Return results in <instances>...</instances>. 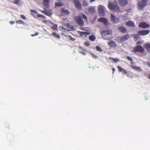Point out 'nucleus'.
Returning <instances> with one entry per match:
<instances>
[{
  "instance_id": "obj_51",
  "label": "nucleus",
  "mask_w": 150,
  "mask_h": 150,
  "mask_svg": "<svg viewBox=\"0 0 150 150\" xmlns=\"http://www.w3.org/2000/svg\"><path fill=\"white\" fill-rule=\"evenodd\" d=\"M95 1V0H90V3H92L93 1Z\"/></svg>"
},
{
  "instance_id": "obj_33",
  "label": "nucleus",
  "mask_w": 150,
  "mask_h": 150,
  "mask_svg": "<svg viewBox=\"0 0 150 150\" xmlns=\"http://www.w3.org/2000/svg\"><path fill=\"white\" fill-rule=\"evenodd\" d=\"M66 26L69 29L71 30L73 29V27L69 23H67L66 24Z\"/></svg>"
},
{
  "instance_id": "obj_38",
  "label": "nucleus",
  "mask_w": 150,
  "mask_h": 150,
  "mask_svg": "<svg viewBox=\"0 0 150 150\" xmlns=\"http://www.w3.org/2000/svg\"><path fill=\"white\" fill-rule=\"evenodd\" d=\"M20 1V0H15L13 3L15 4H17Z\"/></svg>"
},
{
  "instance_id": "obj_43",
  "label": "nucleus",
  "mask_w": 150,
  "mask_h": 150,
  "mask_svg": "<svg viewBox=\"0 0 150 150\" xmlns=\"http://www.w3.org/2000/svg\"><path fill=\"white\" fill-rule=\"evenodd\" d=\"M91 55L93 58L94 59H96L97 58V57L94 54H91Z\"/></svg>"
},
{
  "instance_id": "obj_1",
  "label": "nucleus",
  "mask_w": 150,
  "mask_h": 150,
  "mask_svg": "<svg viewBox=\"0 0 150 150\" xmlns=\"http://www.w3.org/2000/svg\"><path fill=\"white\" fill-rule=\"evenodd\" d=\"M108 7V8L112 11H115L117 12L121 11L116 1H114L112 3H109Z\"/></svg>"
},
{
  "instance_id": "obj_5",
  "label": "nucleus",
  "mask_w": 150,
  "mask_h": 150,
  "mask_svg": "<svg viewBox=\"0 0 150 150\" xmlns=\"http://www.w3.org/2000/svg\"><path fill=\"white\" fill-rule=\"evenodd\" d=\"M98 12L100 16H104L105 15V7L102 6H99L98 8Z\"/></svg>"
},
{
  "instance_id": "obj_37",
  "label": "nucleus",
  "mask_w": 150,
  "mask_h": 150,
  "mask_svg": "<svg viewBox=\"0 0 150 150\" xmlns=\"http://www.w3.org/2000/svg\"><path fill=\"white\" fill-rule=\"evenodd\" d=\"M117 67L118 69V71L119 72H120L121 71H122L123 70V69L120 67L118 66H117Z\"/></svg>"
},
{
  "instance_id": "obj_55",
  "label": "nucleus",
  "mask_w": 150,
  "mask_h": 150,
  "mask_svg": "<svg viewBox=\"0 0 150 150\" xmlns=\"http://www.w3.org/2000/svg\"><path fill=\"white\" fill-rule=\"evenodd\" d=\"M83 54L85 53H84V52H83Z\"/></svg>"
},
{
  "instance_id": "obj_2",
  "label": "nucleus",
  "mask_w": 150,
  "mask_h": 150,
  "mask_svg": "<svg viewBox=\"0 0 150 150\" xmlns=\"http://www.w3.org/2000/svg\"><path fill=\"white\" fill-rule=\"evenodd\" d=\"M144 51V48L140 45H138L133 48L132 52L134 53L139 52L143 53Z\"/></svg>"
},
{
  "instance_id": "obj_4",
  "label": "nucleus",
  "mask_w": 150,
  "mask_h": 150,
  "mask_svg": "<svg viewBox=\"0 0 150 150\" xmlns=\"http://www.w3.org/2000/svg\"><path fill=\"white\" fill-rule=\"evenodd\" d=\"M74 20L76 23L80 26H83L84 25V22L81 18V16H76L74 18Z\"/></svg>"
},
{
  "instance_id": "obj_7",
  "label": "nucleus",
  "mask_w": 150,
  "mask_h": 150,
  "mask_svg": "<svg viewBox=\"0 0 150 150\" xmlns=\"http://www.w3.org/2000/svg\"><path fill=\"white\" fill-rule=\"evenodd\" d=\"M111 19L113 23H118L120 22V19L117 18H116L115 16L111 14H110Z\"/></svg>"
},
{
  "instance_id": "obj_14",
  "label": "nucleus",
  "mask_w": 150,
  "mask_h": 150,
  "mask_svg": "<svg viewBox=\"0 0 150 150\" xmlns=\"http://www.w3.org/2000/svg\"><path fill=\"white\" fill-rule=\"evenodd\" d=\"M108 45L111 47H115L117 46V45L114 41L110 40L108 42Z\"/></svg>"
},
{
  "instance_id": "obj_52",
  "label": "nucleus",
  "mask_w": 150,
  "mask_h": 150,
  "mask_svg": "<svg viewBox=\"0 0 150 150\" xmlns=\"http://www.w3.org/2000/svg\"><path fill=\"white\" fill-rule=\"evenodd\" d=\"M42 17V18H43V19H44V18H45V16H43V15H42V17Z\"/></svg>"
},
{
  "instance_id": "obj_48",
  "label": "nucleus",
  "mask_w": 150,
  "mask_h": 150,
  "mask_svg": "<svg viewBox=\"0 0 150 150\" xmlns=\"http://www.w3.org/2000/svg\"><path fill=\"white\" fill-rule=\"evenodd\" d=\"M142 43V42L141 41H138L137 42V44H140Z\"/></svg>"
},
{
  "instance_id": "obj_35",
  "label": "nucleus",
  "mask_w": 150,
  "mask_h": 150,
  "mask_svg": "<svg viewBox=\"0 0 150 150\" xmlns=\"http://www.w3.org/2000/svg\"><path fill=\"white\" fill-rule=\"evenodd\" d=\"M81 16L85 20V21H87V16L83 14H81Z\"/></svg>"
},
{
  "instance_id": "obj_49",
  "label": "nucleus",
  "mask_w": 150,
  "mask_h": 150,
  "mask_svg": "<svg viewBox=\"0 0 150 150\" xmlns=\"http://www.w3.org/2000/svg\"><path fill=\"white\" fill-rule=\"evenodd\" d=\"M112 71H113V74L114 73V72L115 71V68H112Z\"/></svg>"
},
{
  "instance_id": "obj_22",
  "label": "nucleus",
  "mask_w": 150,
  "mask_h": 150,
  "mask_svg": "<svg viewBox=\"0 0 150 150\" xmlns=\"http://www.w3.org/2000/svg\"><path fill=\"white\" fill-rule=\"evenodd\" d=\"M62 13L66 15H69L70 13L67 10H65L64 8H62L61 9Z\"/></svg>"
},
{
  "instance_id": "obj_29",
  "label": "nucleus",
  "mask_w": 150,
  "mask_h": 150,
  "mask_svg": "<svg viewBox=\"0 0 150 150\" xmlns=\"http://www.w3.org/2000/svg\"><path fill=\"white\" fill-rule=\"evenodd\" d=\"M45 24H52L53 23L51 22L49 20H45V21H42Z\"/></svg>"
},
{
  "instance_id": "obj_56",
  "label": "nucleus",
  "mask_w": 150,
  "mask_h": 150,
  "mask_svg": "<svg viewBox=\"0 0 150 150\" xmlns=\"http://www.w3.org/2000/svg\"><path fill=\"white\" fill-rule=\"evenodd\" d=\"M33 14L32 13H31V15H33Z\"/></svg>"
},
{
  "instance_id": "obj_44",
  "label": "nucleus",
  "mask_w": 150,
  "mask_h": 150,
  "mask_svg": "<svg viewBox=\"0 0 150 150\" xmlns=\"http://www.w3.org/2000/svg\"><path fill=\"white\" fill-rule=\"evenodd\" d=\"M31 12H33L35 13V14L37 13V12L35 10H30Z\"/></svg>"
},
{
  "instance_id": "obj_32",
  "label": "nucleus",
  "mask_w": 150,
  "mask_h": 150,
  "mask_svg": "<svg viewBox=\"0 0 150 150\" xmlns=\"http://www.w3.org/2000/svg\"><path fill=\"white\" fill-rule=\"evenodd\" d=\"M16 23H18L19 24H22L23 25H24L25 24V22L21 20H19L17 21L16 22Z\"/></svg>"
},
{
  "instance_id": "obj_50",
  "label": "nucleus",
  "mask_w": 150,
  "mask_h": 150,
  "mask_svg": "<svg viewBox=\"0 0 150 150\" xmlns=\"http://www.w3.org/2000/svg\"><path fill=\"white\" fill-rule=\"evenodd\" d=\"M15 23L14 22L11 21L10 22V23L12 25L13 24Z\"/></svg>"
},
{
  "instance_id": "obj_13",
  "label": "nucleus",
  "mask_w": 150,
  "mask_h": 150,
  "mask_svg": "<svg viewBox=\"0 0 150 150\" xmlns=\"http://www.w3.org/2000/svg\"><path fill=\"white\" fill-rule=\"evenodd\" d=\"M111 34V32L108 30L103 31L101 32V35L103 37H105L107 35H109Z\"/></svg>"
},
{
  "instance_id": "obj_54",
  "label": "nucleus",
  "mask_w": 150,
  "mask_h": 150,
  "mask_svg": "<svg viewBox=\"0 0 150 150\" xmlns=\"http://www.w3.org/2000/svg\"><path fill=\"white\" fill-rule=\"evenodd\" d=\"M56 1H61L62 0H56Z\"/></svg>"
},
{
  "instance_id": "obj_3",
  "label": "nucleus",
  "mask_w": 150,
  "mask_h": 150,
  "mask_svg": "<svg viewBox=\"0 0 150 150\" xmlns=\"http://www.w3.org/2000/svg\"><path fill=\"white\" fill-rule=\"evenodd\" d=\"M139 1V0H137ZM148 0H141V1H139L138 3V8L139 10H141L146 5L147 2Z\"/></svg>"
},
{
  "instance_id": "obj_17",
  "label": "nucleus",
  "mask_w": 150,
  "mask_h": 150,
  "mask_svg": "<svg viewBox=\"0 0 150 150\" xmlns=\"http://www.w3.org/2000/svg\"><path fill=\"white\" fill-rule=\"evenodd\" d=\"M50 0H43V5L45 7L48 8L49 6Z\"/></svg>"
},
{
  "instance_id": "obj_46",
  "label": "nucleus",
  "mask_w": 150,
  "mask_h": 150,
  "mask_svg": "<svg viewBox=\"0 0 150 150\" xmlns=\"http://www.w3.org/2000/svg\"><path fill=\"white\" fill-rule=\"evenodd\" d=\"M146 64L149 67H150V62H146Z\"/></svg>"
},
{
  "instance_id": "obj_12",
  "label": "nucleus",
  "mask_w": 150,
  "mask_h": 150,
  "mask_svg": "<svg viewBox=\"0 0 150 150\" xmlns=\"http://www.w3.org/2000/svg\"><path fill=\"white\" fill-rule=\"evenodd\" d=\"M129 35L127 34L122 37L120 39V41L121 42H124V41L127 40L129 38Z\"/></svg>"
},
{
  "instance_id": "obj_42",
  "label": "nucleus",
  "mask_w": 150,
  "mask_h": 150,
  "mask_svg": "<svg viewBox=\"0 0 150 150\" xmlns=\"http://www.w3.org/2000/svg\"><path fill=\"white\" fill-rule=\"evenodd\" d=\"M21 17L23 19L25 20L26 19L25 16L23 15H21Z\"/></svg>"
},
{
  "instance_id": "obj_36",
  "label": "nucleus",
  "mask_w": 150,
  "mask_h": 150,
  "mask_svg": "<svg viewBox=\"0 0 150 150\" xmlns=\"http://www.w3.org/2000/svg\"><path fill=\"white\" fill-rule=\"evenodd\" d=\"M67 37L69 38L70 40L71 41H74L75 40V39L70 35H69Z\"/></svg>"
},
{
  "instance_id": "obj_10",
  "label": "nucleus",
  "mask_w": 150,
  "mask_h": 150,
  "mask_svg": "<svg viewBox=\"0 0 150 150\" xmlns=\"http://www.w3.org/2000/svg\"><path fill=\"white\" fill-rule=\"evenodd\" d=\"M118 2L119 5L122 7H124L128 4L127 0H119Z\"/></svg>"
},
{
  "instance_id": "obj_31",
  "label": "nucleus",
  "mask_w": 150,
  "mask_h": 150,
  "mask_svg": "<svg viewBox=\"0 0 150 150\" xmlns=\"http://www.w3.org/2000/svg\"><path fill=\"white\" fill-rule=\"evenodd\" d=\"M139 35H140L139 34L137 33V34H135L134 35V36H133V38L134 39H138L139 38Z\"/></svg>"
},
{
  "instance_id": "obj_53",
  "label": "nucleus",
  "mask_w": 150,
  "mask_h": 150,
  "mask_svg": "<svg viewBox=\"0 0 150 150\" xmlns=\"http://www.w3.org/2000/svg\"><path fill=\"white\" fill-rule=\"evenodd\" d=\"M148 77L149 79H150V75Z\"/></svg>"
},
{
  "instance_id": "obj_11",
  "label": "nucleus",
  "mask_w": 150,
  "mask_h": 150,
  "mask_svg": "<svg viewBox=\"0 0 150 150\" xmlns=\"http://www.w3.org/2000/svg\"><path fill=\"white\" fill-rule=\"evenodd\" d=\"M98 22H102L106 25H108L107 20L106 18H100L98 19Z\"/></svg>"
},
{
  "instance_id": "obj_34",
  "label": "nucleus",
  "mask_w": 150,
  "mask_h": 150,
  "mask_svg": "<svg viewBox=\"0 0 150 150\" xmlns=\"http://www.w3.org/2000/svg\"><path fill=\"white\" fill-rule=\"evenodd\" d=\"M96 50L99 52H101L103 50L101 47L98 46H96Z\"/></svg>"
},
{
  "instance_id": "obj_9",
  "label": "nucleus",
  "mask_w": 150,
  "mask_h": 150,
  "mask_svg": "<svg viewBox=\"0 0 150 150\" xmlns=\"http://www.w3.org/2000/svg\"><path fill=\"white\" fill-rule=\"evenodd\" d=\"M150 30H142L139 31L138 32V33L140 35H145L149 33Z\"/></svg>"
},
{
  "instance_id": "obj_41",
  "label": "nucleus",
  "mask_w": 150,
  "mask_h": 150,
  "mask_svg": "<svg viewBox=\"0 0 150 150\" xmlns=\"http://www.w3.org/2000/svg\"><path fill=\"white\" fill-rule=\"evenodd\" d=\"M122 72H123L124 73H125V74H127V76H128L129 75H128V74H127V71L123 69V70Z\"/></svg>"
},
{
  "instance_id": "obj_27",
  "label": "nucleus",
  "mask_w": 150,
  "mask_h": 150,
  "mask_svg": "<svg viewBox=\"0 0 150 150\" xmlns=\"http://www.w3.org/2000/svg\"><path fill=\"white\" fill-rule=\"evenodd\" d=\"M55 5L56 6H63V4L61 2H56L55 3Z\"/></svg>"
},
{
  "instance_id": "obj_6",
  "label": "nucleus",
  "mask_w": 150,
  "mask_h": 150,
  "mask_svg": "<svg viewBox=\"0 0 150 150\" xmlns=\"http://www.w3.org/2000/svg\"><path fill=\"white\" fill-rule=\"evenodd\" d=\"M73 2L76 8L79 10L81 9L82 8V5L79 0H74Z\"/></svg>"
},
{
  "instance_id": "obj_24",
  "label": "nucleus",
  "mask_w": 150,
  "mask_h": 150,
  "mask_svg": "<svg viewBox=\"0 0 150 150\" xmlns=\"http://www.w3.org/2000/svg\"><path fill=\"white\" fill-rule=\"evenodd\" d=\"M53 25L51 27V28L54 30H57V25L53 23Z\"/></svg>"
},
{
  "instance_id": "obj_19",
  "label": "nucleus",
  "mask_w": 150,
  "mask_h": 150,
  "mask_svg": "<svg viewBox=\"0 0 150 150\" xmlns=\"http://www.w3.org/2000/svg\"><path fill=\"white\" fill-rule=\"evenodd\" d=\"M88 12L90 14H93L95 12V9L92 7H89L88 9Z\"/></svg>"
},
{
  "instance_id": "obj_16",
  "label": "nucleus",
  "mask_w": 150,
  "mask_h": 150,
  "mask_svg": "<svg viewBox=\"0 0 150 150\" xmlns=\"http://www.w3.org/2000/svg\"><path fill=\"white\" fill-rule=\"evenodd\" d=\"M125 24L128 26L132 27H135L134 23L131 21H129L127 22Z\"/></svg>"
},
{
  "instance_id": "obj_8",
  "label": "nucleus",
  "mask_w": 150,
  "mask_h": 150,
  "mask_svg": "<svg viewBox=\"0 0 150 150\" xmlns=\"http://www.w3.org/2000/svg\"><path fill=\"white\" fill-rule=\"evenodd\" d=\"M138 26L143 28H147L149 27V25L146 22H141L139 24Z\"/></svg>"
},
{
  "instance_id": "obj_26",
  "label": "nucleus",
  "mask_w": 150,
  "mask_h": 150,
  "mask_svg": "<svg viewBox=\"0 0 150 150\" xmlns=\"http://www.w3.org/2000/svg\"><path fill=\"white\" fill-rule=\"evenodd\" d=\"M52 34L53 36L57 39H59L60 38L59 35L58 34H57L55 32L52 33Z\"/></svg>"
},
{
  "instance_id": "obj_25",
  "label": "nucleus",
  "mask_w": 150,
  "mask_h": 150,
  "mask_svg": "<svg viewBox=\"0 0 150 150\" xmlns=\"http://www.w3.org/2000/svg\"><path fill=\"white\" fill-rule=\"evenodd\" d=\"M90 33L88 32H81L80 35L81 36H86L87 35H89Z\"/></svg>"
},
{
  "instance_id": "obj_47",
  "label": "nucleus",
  "mask_w": 150,
  "mask_h": 150,
  "mask_svg": "<svg viewBox=\"0 0 150 150\" xmlns=\"http://www.w3.org/2000/svg\"><path fill=\"white\" fill-rule=\"evenodd\" d=\"M42 16V15L40 14H38L37 15V17H41Z\"/></svg>"
},
{
  "instance_id": "obj_28",
  "label": "nucleus",
  "mask_w": 150,
  "mask_h": 150,
  "mask_svg": "<svg viewBox=\"0 0 150 150\" xmlns=\"http://www.w3.org/2000/svg\"><path fill=\"white\" fill-rule=\"evenodd\" d=\"M110 59L114 62H117L119 61V60L117 58H114L111 57H110Z\"/></svg>"
},
{
  "instance_id": "obj_21",
  "label": "nucleus",
  "mask_w": 150,
  "mask_h": 150,
  "mask_svg": "<svg viewBox=\"0 0 150 150\" xmlns=\"http://www.w3.org/2000/svg\"><path fill=\"white\" fill-rule=\"evenodd\" d=\"M118 30L121 32L125 33L127 31V29L124 27H120L118 28Z\"/></svg>"
},
{
  "instance_id": "obj_15",
  "label": "nucleus",
  "mask_w": 150,
  "mask_h": 150,
  "mask_svg": "<svg viewBox=\"0 0 150 150\" xmlns=\"http://www.w3.org/2000/svg\"><path fill=\"white\" fill-rule=\"evenodd\" d=\"M40 11L43 13L48 16H51L52 14V13L51 12V11H47L45 10H41Z\"/></svg>"
},
{
  "instance_id": "obj_40",
  "label": "nucleus",
  "mask_w": 150,
  "mask_h": 150,
  "mask_svg": "<svg viewBox=\"0 0 150 150\" xmlns=\"http://www.w3.org/2000/svg\"><path fill=\"white\" fill-rule=\"evenodd\" d=\"M127 60L130 61H132V58L130 57H129V56L127 57Z\"/></svg>"
},
{
  "instance_id": "obj_39",
  "label": "nucleus",
  "mask_w": 150,
  "mask_h": 150,
  "mask_svg": "<svg viewBox=\"0 0 150 150\" xmlns=\"http://www.w3.org/2000/svg\"><path fill=\"white\" fill-rule=\"evenodd\" d=\"M84 45L85 46L88 47L90 45V42H85L84 43Z\"/></svg>"
},
{
  "instance_id": "obj_20",
  "label": "nucleus",
  "mask_w": 150,
  "mask_h": 150,
  "mask_svg": "<svg viewBox=\"0 0 150 150\" xmlns=\"http://www.w3.org/2000/svg\"><path fill=\"white\" fill-rule=\"evenodd\" d=\"M130 67H131V68H132V69L135 70H138L140 71H142V69L139 67H137V66H134L132 65H131L130 66Z\"/></svg>"
},
{
  "instance_id": "obj_23",
  "label": "nucleus",
  "mask_w": 150,
  "mask_h": 150,
  "mask_svg": "<svg viewBox=\"0 0 150 150\" xmlns=\"http://www.w3.org/2000/svg\"><path fill=\"white\" fill-rule=\"evenodd\" d=\"M96 38L95 36L93 35H91L89 37V39L92 41H94Z\"/></svg>"
},
{
  "instance_id": "obj_30",
  "label": "nucleus",
  "mask_w": 150,
  "mask_h": 150,
  "mask_svg": "<svg viewBox=\"0 0 150 150\" xmlns=\"http://www.w3.org/2000/svg\"><path fill=\"white\" fill-rule=\"evenodd\" d=\"M82 4L85 7L87 6L88 5V4L86 0H83Z\"/></svg>"
},
{
  "instance_id": "obj_45",
  "label": "nucleus",
  "mask_w": 150,
  "mask_h": 150,
  "mask_svg": "<svg viewBox=\"0 0 150 150\" xmlns=\"http://www.w3.org/2000/svg\"><path fill=\"white\" fill-rule=\"evenodd\" d=\"M38 34V32H36L35 34H32L31 36L32 37H33L35 35H37Z\"/></svg>"
},
{
  "instance_id": "obj_18",
  "label": "nucleus",
  "mask_w": 150,
  "mask_h": 150,
  "mask_svg": "<svg viewBox=\"0 0 150 150\" xmlns=\"http://www.w3.org/2000/svg\"><path fill=\"white\" fill-rule=\"evenodd\" d=\"M144 47L148 52H150V44L146 43L144 45Z\"/></svg>"
}]
</instances>
